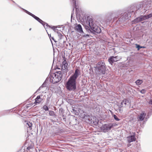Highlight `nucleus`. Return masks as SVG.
Masks as SVG:
<instances>
[{"mask_svg": "<svg viewBox=\"0 0 152 152\" xmlns=\"http://www.w3.org/2000/svg\"><path fill=\"white\" fill-rule=\"evenodd\" d=\"M80 72V70L78 69H76L74 74L69 77L66 85L67 89L72 91L76 89V80L79 75Z\"/></svg>", "mask_w": 152, "mask_h": 152, "instance_id": "f257e3e1", "label": "nucleus"}, {"mask_svg": "<svg viewBox=\"0 0 152 152\" xmlns=\"http://www.w3.org/2000/svg\"><path fill=\"white\" fill-rule=\"evenodd\" d=\"M85 24L87 29L90 30L91 28L94 31L97 33H100L101 31L100 28L94 23L93 19L91 17L88 16L87 17Z\"/></svg>", "mask_w": 152, "mask_h": 152, "instance_id": "f03ea898", "label": "nucleus"}, {"mask_svg": "<svg viewBox=\"0 0 152 152\" xmlns=\"http://www.w3.org/2000/svg\"><path fill=\"white\" fill-rule=\"evenodd\" d=\"M62 76L60 71L56 72L53 74L50 77V82L53 83H57L61 80Z\"/></svg>", "mask_w": 152, "mask_h": 152, "instance_id": "7ed1b4c3", "label": "nucleus"}, {"mask_svg": "<svg viewBox=\"0 0 152 152\" xmlns=\"http://www.w3.org/2000/svg\"><path fill=\"white\" fill-rule=\"evenodd\" d=\"M96 69L99 75L104 74L106 69L104 63L102 61L98 62L96 65Z\"/></svg>", "mask_w": 152, "mask_h": 152, "instance_id": "20e7f679", "label": "nucleus"}, {"mask_svg": "<svg viewBox=\"0 0 152 152\" xmlns=\"http://www.w3.org/2000/svg\"><path fill=\"white\" fill-rule=\"evenodd\" d=\"M117 125L115 123H110L108 124H105L103 125L101 127V129L104 132H107L110 130L114 126H115Z\"/></svg>", "mask_w": 152, "mask_h": 152, "instance_id": "39448f33", "label": "nucleus"}, {"mask_svg": "<svg viewBox=\"0 0 152 152\" xmlns=\"http://www.w3.org/2000/svg\"><path fill=\"white\" fill-rule=\"evenodd\" d=\"M146 114L144 111H142L141 112L137 115V119L138 121H143L145 118Z\"/></svg>", "mask_w": 152, "mask_h": 152, "instance_id": "423d86ee", "label": "nucleus"}, {"mask_svg": "<svg viewBox=\"0 0 152 152\" xmlns=\"http://www.w3.org/2000/svg\"><path fill=\"white\" fill-rule=\"evenodd\" d=\"M75 28L76 30L80 32V33L83 34L82 36L84 37L89 36V35L88 34H85L83 30H82V28L81 27V26L80 24H77L76 26H75Z\"/></svg>", "mask_w": 152, "mask_h": 152, "instance_id": "0eeeda50", "label": "nucleus"}, {"mask_svg": "<svg viewBox=\"0 0 152 152\" xmlns=\"http://www.w3.org/2000/svg\"><path fill=\"white\" fill-rule=\"evenodd\" d=\"M120 58L118 56H111L108 59L109 62L112 65L114 62H117L120 60Z\"/></svg>", "mask_w": 152, "mask_h": 152, "instance_id": "6e6552de", "label": "nucleus"}, {"mask_svg": "<svg viewBox=\"0 0 152 152\" xmlns=\"http://www.w3.org/2000/svg\"><path fill=\"white\" fill-rule=\"evenodd\" d=\"M129 104L128 100L127 99H124L122 100L120 105V108L122 107H126V106L128 105Z\"/></svg>", "mask_w": 152, "mask_h": 152, "instance_id": "1a4fd4ad", "label": "nucleus"}, {"mask_svg": "<svg viewBox=\"0 0 152 152\" xmlns=\"http://www.w3.org/2000/svg\"><path fill=\"white\" fill-rule=\"evenodd\" d=\"M35 101L34 103V104H39L41 103L43 100V99L40 96H38L35 99Z\"/></svg>", "mask_w": 152, "mask_h": 152, "instance_id": "9d476101", "label": "nucleus"}, {"mask_svg": "<svg viewBox=\"0 0 152 152\" xmlns=\"http://www.w3.org/2000/svg\"><path fill=\"white\" fill-rule=\"evenodd\" d=\"M40 23H41L43 26H44V27L45 28L46 27V28L48 27H49L50 28H51L52 29H53L55 31H56V27L54 26H53L52 27L48 25V24L47 23H45L44 22L42 21V22H39Z\"/></svg>", "mask_w": 152, "mask_h": 152, "instance_id": "9b49d317", "label": "nucleus"}, {"mask_svg": "<svg viewBox=\"0 0 152 152\" xmlns=\"http://www.w3.org/2000/svg\"><path fill=\"white\" fill-rule=\"evenodd\" d=\"M152 17V12L147 15H145L141 18H139V21H141L146 19H148Z\"/></svg>", "mask_w": 152, "mask_h": 152, "instance_id": "f8f14e48", "label": "nucleus"}, {"mask_svg": "<svg viewBox=\"0 0 152 152\" xmlns=\"http://www.w3.org/2000/svg\"><path fill=\"white\" fill-rule=\"evenodd\" d=\"M128 142H132L135 141L136 140V138L134 135H131L127 137Z\"/></svg>", "mask_w": 152, "mask_h": 152, "instance_id": "ddd939ff", "label": "nucleus"}, {"mask_svg": "<svg viewBox=\"0 0 152 152\" xmlns=\"http://www.w3.org/2000/svg\"><path fill=\"white\" fill-rule=\"evenodd\" d=\"M62 66H64V68L66 69L67 68L68 63L67 61L65 60L62 62Z\"/></svg>", "mask_w": 152, "mask_h": 152, "instance_id": "4468645a", "label": "nucleus"}, {"mask_svg": "<svg viewBox=\"0 0 152 152\" xmlns=\"http://www.w3.org/2000/svg\"><path fill=\"white\" fill-rule=\"evenodd\" d=\"M143 83V81L142 80H137L135 83L136 85H139Z\"/></svg>", "mask_w": 152, "mask_h": 152, "instance_id": "2eb2a0df", "label": "nucleus"}, {"mask_svg": "<svg viewBox=\"0 0 152 152\" xmlns=\"http://www.w3.org/2000/svg\"><path fill=\"white\" fill-rule=\"evenodd\" d=\"M33 17L34 18V19H35L36 20H37V21H38L39 22H42V20H41L39 18L37 17L34 15L33 16Z\"/></svg>", "mask_w": 152, "mask_h": 152, "instance_id": "dca6fc26", "label": "nucleus"}, {"mask_svg": "<svg viewBox=\"0 0 152 152\" xmlns=\"http://www.w3.org/2000/svg\"><path fill=\"white\" fill-rule=\"evenodd\" d=\"M151 2H150V3L148 2V3H147L146 4L145 7L147 9H148L149 8H150L151 7V6H152V5H151Z\"/></svg>", "mask_w": 152, "mask_h": 152, "instance_id": "f3484780", "label": "nucleus"}, {"mask_svg": "<svg viewBox=\"0 0 152 152\" xmlns=\"http://www.w3.org/2000/svg\"><path fill=\"white\" fill-rule=\"evenodd\" d=\"M136 45L137 46L136 47L137 48L138 50H139L140 48H146L145 46H140V45L137 44H136Z\"/></svg>", "mask_w": 152, "mask_h": 152, "instance_id": "a211bd4d", "label": "nucleus"}, {"mask_svg": "<svg viewBox=\"0 0 152 152\" xmlns=\"http://www.w3.org/2000/svg\"><path fill=\"white\" fill-rule=\"evenodd\" d=\"M26 125L27 126H28L29 127L31 128L32 126V123L30 122L29 121H27Z\"/></svg>", "mask_w": 152, "mask_h": 152, "instance_id": "6ab92c4d", "label": "nucleus"}, {"mask_svg": "<svg viewBox=\"0 0 152 152\" xmlns=\"http://www.w3.org/2000/svg\"><path fill=\"white\" fill-rule=\"evenodd\" d=\"M33 146H34L33 145H31L27 148V149L28 150H29L30 149H32V148H33Z\"/></svg>", "mask_w": 152, "mask_h": 152, "instance_id": "aec40b11", "label": "nucleus"}, {"mask_svg": "<svg viewBox=\"0 0 152 152\" xmlns=\"http://www.w3.org/2000/svg\"><path fill=\"white\" fill-rule=\"evenodd\" d=\"M43 109L45 111H48V107L46 105H44L43 106Z\"/></svg>", "mask_w": 152, "mask_h": 152, "instance_id": "412c9836", "label": "nucleus"}, {"mask_svg": "<svg viewBox=\"0 0 152 152\" xmlns=\"http://www.w3.org/2000/svg\"><path fill=\"white\" fill-rule=\"evenodd\" d=\"M49 115L50 116H53L54 115V112L53 111H49Z\"/></svg>", "mask_w": 152, "mask_h": 152, "instance_id": "4be33fe9", "label": "nucleus"}, {"mask_svg": "<svg viewBox=\"0 0 152 152\" xmlns=\"http://www.w3.org/2000/svg\"><path fill=\"white\" fill-rule=\"evenodd\" d=\"M113 116V117H114V118L116 121H119L120 120V119H119L118 118L117 116L116 115H114Z\"/></svg>", "mask_w": 152, "mask_h": 152, "instance_id": "5701e85b", "label": "nucleus"}, {"mask_svg": "<svg viewBox=\"0 0 152 152\" xmlns=\"http://www.w3.org/2000/svg\"><path fill=\"white\" fill-rule=\"evenodd\" d=\"M140 92L141 93H142V94H144L145 93V89H142L141 91H140Z\"/></svg>", "mask_w": 152, "mask_h": 152, "instance_id": "b1692460", "label": "nucleus"}, {"mask_svg": "<svg viewBox=\"0 0 152 152\" xmlns=\"http://www.w3.org/2000/svg\"><path fill=\"white\" fill-rule=\"evenodd\" d=\"M27 13L28 15H29L31 16L32 17H33V16L34 15L33 14H32L31 13H30V12H29L28 11H27Z\"/></svg>", "mask_w": 152, "mask_h": 152, "instance_id": "393cba45", "label": "nucleus"}, {"mask_svg": "<svg viewBox=\"0 0 152 152\" xmlns=\"http://www.w3.org/2000/svg\"><path fill=\"white\" fill-rule=\"evenodd\" d=\"M149 103L150 104H152V99L150 100L149 101Z\"/></svg>", "mask_w": 152, "mask_h": 152, "instance_id": "a878e982", "label": "nucleus"}, {"mask_svg": "<svg viewBox=\"0 0 152 152\" xmlns=\"http://www.w3.org/2000/svg\"><path fill=\"white\" fill-rule=\"evenodd\" d=\"M74 4L75 5V8L77 9V6L76 5V1H75L74 2Z\"/></svg>", "mask_w": 152, "mask_h": 152, "instance_id": "bb28decb", "label": "nucleus"}, {"mask_svg": "<svg viewBox=\"0 0 152 152\" xmlns=\"http://www.w3.org/2000/svg\"><path fill=\"white\" fill-rule=\"evenodd\" d=\"M33 104L31 103V104H30L28 105H28V106H27V107H29V106H28L29 105L32 106L33 105Z\"/></svg>", "mask_w": 152, "mask_h": 152, "instance_id": "cd10ccee", "label": "nucleus"}, {"mask_svg": "<svg viewBox=\"0 0 152 152\" xmlns=\"http://www.w3.org/2000/svg\"><path fill=\"white\" fill-rule=\"evenodd\" d=\"M85 116V114H84V115H83V117H84Z\"/></svg>", "mask_w": 152, "mask_h": 152, "instance_id": "c85d7f7f", "label": "nucleus"}, {"mask_svg": "<svg viewBox=\"0 0 152 152\" xmlns=\"http://www.w3.org/2000/svg\"><path fill=\"white\" fill-rule=\"evenodd\" d=\"M136 20H137V19H135V20H134L135 21H136Z\"/></svg>", "mask_w": 152, "mask_h": 152, "instance_id": "c756f323", "label": "nucleus"}, {"mask_svg": "<svg viewBox=\"0 0 152 152\" xmlns=\"http://www.w3.org/2000/svg\"><path fill=\"white\" fill-rule=\"evenodd\" d=\"M73 111H74V109H73Z\"/></svg>", "mask_w": 152, "mask_h": 152, "instance_id": "7c9ffc66", "label": "nucleus"}]
</instances>
